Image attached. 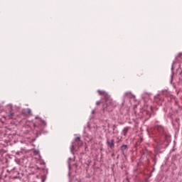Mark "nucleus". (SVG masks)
Listing matches in <instances>:
<instances>
[{"instance_id":"nucleus-1","label":"nucleus","mask_w":182,"mask_h":182,"mask_svg":"<svg viewBox=\"0 0 182 182\" xmlns=\"http://www.w3.org/2000/svg\"><path fill=\"white\" fill-rule=\"evenodd\" d=\"M154 131L155 136L158 140V144L155 146V151L156 154H159V153H163V149H166L170 144L171 136L167 134L166 128L161 125H156Z\"/></svg>"},{"instance_id":"nucleus-2","label":"nucleus","mask_w":182,"mask_h":182,"mask_svg":"<svg viewBox=\"0 0 182 182\" xmlns=\"http://www.w3.org/2000/svg\"><path fill=\"white\" fill-rule=\"evenodd\" d=\"M39 119L40 120V130L41 131H37L36 132V137H38V136H41V134H42V132H43V129H45V127H46L47 124H46V121L43 120L42 118L39 117H36V119Z\"/></svg>"},{"instance_id":"nucleus-3","label":"nucleus","mask_w":182,"mask_h":182,"mask_svg":"<svg viewBox=\"0 0 182 182\" xmlns=\"http://www.w3.org/2000/svg\"><path fill=\"white\" fill-rule=\"evenodd\" d=\"M79 141H80V136H77L75 138V141L72 143V145L70 147V152L72 153V154H75V153L73 151H75L76 150V143H79Z\"/></svg>"},{"instance_id":"nucleus-4","label":"nucleus","mask_w":182,"mask_h":182,"mask_svg":"<svg viewBox=\"0 0 182 182\" xmlns=\"http://www.w3.org/2000/svg\"><path fill=\"white\" fill-rule=\"evenodd\" d=\"M97 92H99V95H102V96H104V99L105 100L106 103L107 102H109V100H110V95H109L107 92L102 91L100 90H98Z\"/></svg>"},{"instance_id":"nucleus-5","label":"nucleus","mask_w":182,"mask_h":182,"mask_svg":"<svg viewBox=\"0 0 182 182\" xmlns=\"http://www.w3.org/2000/svg\"><path fill=\"white\" fill-rule=\"evenodd\" d=\"M151 112H152L151 107H149V110L147 109L144 111L145 114H146L145 120H149L150 117H151Z\"/></svg>"},{"instance_id":"nucleus-6","label":"nucleus","mask_w":182,"mask_h":182,"mask_svg":"<svg viewBox=\"0 0 182 182\" xmlns=\"http://www.w3.org/2000/svg\"><path fill=\"white\" fill-rule=\"evenodd\" d=\"M107 144L110 147V149H113V147H114V139L107 140Z\"/></svg>"},{"instance_id":"nucleus-7","label":"nucleus","mask_w":182,"mask_h":182,"mask_svg":"<svg viewBox=\"0 0 182 182\" xmlns=\"http://www.w3.org/2000/svg\"><path fill=\"white\" fill-rule=\"evenodd\" d=\"M176 63L175 61L173 62L172 63V66H171V72H172V74L171 75V83H173V76L174 75V73L173 72V70H174V64Z\"/></svg>"},{"instance_id":"nucleus-8","label":"nucleus","mask_w":182,"mask_h":182,"mask_svg":"<svg viewBox=\"0 0 182 182\" xmlns=\"http://www.w3.org/2000/svg\"><path fill=\"white\" fill-rule=\"evenodd\" d=\"M127 149V145L123 144V145L121 146V150H122V154H123L124 156H125V154H124V151H126Z\"/></svg>"},{"instance_id":"nucleus-9","label":"nucleus","mask_w":182,"mask_h":182,"mask_svg":"<svg viewBox=\"0 0 182 182\" xmlns=\"http://www.w3.org/2000/svg\"><path fill=\"white\" fill-rule=\"evenodd\" d=\"M152 161L154 162V165L156 166L157 163V155H154L152 158Z\"/></svg>"},{"instance_id":"nucleus-10","label":"nucleus","mask_w":182,"mask_h":182,"mask_svg":"<svg viewBox=\"0 0 182 182\" xmlns=\"http://www.w3.org/2000/svg\"><path fill=\"white\" fill-rule=\"evenodd\" d=\"M129 132V127H125L123 129L124 136H126L127 134V132Z\"/></svg>"},{"instance_id":"nucleus-11","label":"nucleus","mask_w":182,"mask_h":182,"mask_svg":"<svg viewBox=\"0 0 182 182\" xmlns=\"http://www.w3.org/2000/svg\"><path fill=\"white\" fill-rule=\"evenodd\" d=\"M46 181V175L41 176V182H45Z\"/></svg>"},{"instance_id":"nucleus-12","label":"nucleus","mask_w":182,"mask_h":182,"mask_svg":"<svg viewBox=\"0 0 182 182\" xmlns=\"http://www.w3.org/2000/svg\"><path fill=\"white\" fill-rule=\"evenodd\" d=\"M70 160H72V158H69L68 159V168H69V170H70Z\"/></svg>"},{"instance_id":"nucleus-13","label":"nucleus","mask_w":182,"mask_h":182,"mask_svg":"<svg viewBox=\"0 0 182 182\" xmlns=\"http://www.w3.org/2000/svg\"><path fill=\"white\" fill-rule=\"evenodd\" d=\"M27 113H28V114H31L32 113V110H31L30 108H28L27 109Z\"/></svg>"},{"instance_id":"nucleus-14","label":"nucleus","mask_w":182,"mask_h":182,"mask_svg":"<svg viewBox=\"0 0 182 182\" xmlns=\"http://www.w3.org/2000/svg\"><path fill=\"white\" fill-rule=\"evenodd\" d=\"M129 95H132V92H125L124 96H129Z\"/></svg>"},{"instance_id":"nucleus-15","label":"nucleus","mask_w":182,"mask_h":182,"mask_svg":"<svg viewBox=\"0 0 182 182\" xmlns=\"http://www.w3.org/2000/svg\"><path fill=\"white\" fill-rule=\"evenodd\" d=\"M175 122H176V123H178L180 122V119L179 118H176L175 119Z\"/></svg>"},{"instance_id":"nucleus-16","label":"nucleus","mask_w":182,"mask_h":182,"mask_svg":"<svg viewBox=\"0 0 182 182\" xmlns=\"http://www.w3.org/2000/svg\"><path fill=\"white\" fill-rule=\"evenodd\" d=\"M143 154H147V150H146V149L144 150V151H143Z\"/></svg>"},{"instance_id":"nucleus-17","label":"nucleus","mask_w":182,"mask_h":182,"mask_svg":"<svg viewBox=\"0 0 182 182\" xmlns=\"http://www.w3.org/2000/svg\"><path fill=\"white\" fill-rule=\"evenodd\" d=\"M96 105H100V101H97V102H96Z\"/></svg>"},{"instance_id":"nucleus-18","label":"nucleus","mask_w":182,"mask_h":182,"mask_svg":"<svg viewBox=\"0 0 182 182\" xmlns=\"http://www.w3.org/2000/svg\"><path fill=\"white\" fill-rule=\"evenodd\" d=\"M11 117H12V116H14V112H11L10 113V115H9Z\"/></svg>"},{"instance_id":"nucleus-19","label":"nucleus","mask_w":182,"mask_h":182,"mask_svg":"<svg viewBox=\"0 0 182 182\" xmlns=\"http://www.w3.org/2000/svg\"><path fill=\"white\" fill-rule=\"evenodd\" d=\"M114 129H116V126L114 125V126L112 127V130H114Z\"/></svg>"},{"instance_id":"nucleus-20","label":"nucleus","mask_w":182,"mask_h":182,"mask_svg":"<svg viewBox=\"0 0 182 182\" xmlns=\"http://www.w3.org/2000/svg\"><path fill=\"white\" fill-rule=\"evenodd\" d=\"M178 56H179V58H181L182 53H179V54H178Z\"/></svg>"},{"instance_id":"nucleus-21","label":"nucleus","mask_w":182,"mask_h":182,"mask_svg":"<svg viewBox=\"0 0 182 182\" xmlns=\"http://www.w3.org/2000/svg\"><path fill=\"white\" fill-rule=\"evenodd\" d=\"M70 174H71V173H70V171H69V172H68V176H69V177H70Z\"/></svg>"},{"instance_id":"nucleus-22","label":"nucleus","mask_w":182,"mask_h":182,"mask_svg":"<svg viewBox=\"0 0 182 182\" xmlns=\"http://www.w3.org/2000/svg\"><path fill=\"white\" fill-rule=\"evenodd\" d=\"M92 114H95V110H92Z\"/></svg>"}]
</instances>
